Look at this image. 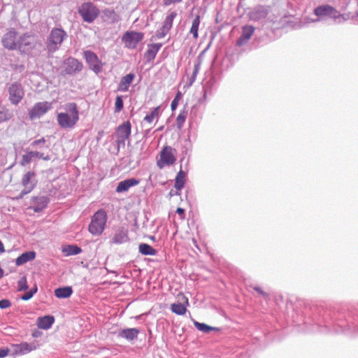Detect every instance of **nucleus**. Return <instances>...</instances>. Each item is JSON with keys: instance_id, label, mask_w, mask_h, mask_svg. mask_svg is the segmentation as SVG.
Here are the masks:
<instances>
[{"instance_id": "f257e3e1", "label": "nucleus", "mask_w": 358, "mask_h": 358, "mask_svg": "<svg viewBox=\"0 0 358 358\" xmlns=\"http://www.w3.org/2000/svg\"><path fill=\"white\" fill-rule=\"evenodd\" d=\"M331 310H324L322 320L324 325L314 324L313 331L321 333L334 331L343 333L348 336H358V314L345 319L343 313H335L332 315Z\"/></svg>"}, {"instance_id": "f03ea898", "label": "nucleus", "mask_w": 358, "mask_h": 358, "mask_svg": "<svg viewBox=\"0 0 358 358\" xmlns=\"http://www.w3.org/2000/svg\"><path fill=\"white\" fill-rule=\"evenodd\" d=\"M65 113L57 115L58 125L62 129H72L79 120V111L74 102L67 103L63 106Z\"/></svg>"}, {"instance_id": "7ed1b4c3", "label": "nucleus", "mask_w": 358, "mask_h": 358, "mask_svg": "<svg viewBox=\"0 0 358 358\" xmlns=\"http://www.w3.org/2000/svg\"><path fill=\"white\" fill-rule=\"evenodd\" d=\"M313 13L317 17V18H306V22H317L321 20H326L327 18H332L334 20L343 18V20H345V18H344L343 15L340 14L335 8L329 4H323L317 6L316 8H315Z\"/></svg>"}, {"instance_id": "20e7f679", "label": "nucleus", "mask_w": 358, "mask_h": 358, "mask_svg": "<svg viewBox=\"0 0 358 358\" xmlns=\"http://www.w3.org/2000/svg\"><path fill=\"white\" fill-rule=\"evenodd\" d=\"M107 215L104 210H97L92 217L88 230L94 236L101 235L105 229Z\"/></svg>"}, {"instance_id": "39448f33", "label": "nucleus", "mask_w": 358, "mask_h": 358, "mask_svg": "<svg viewBox=\"0 0 358 358\" xmlns=\"http://www.w3.org/2000/svg\"><path fill=\"white\" fill-rule=\"evenodd\" d=\"M66 37L67 34L64 30L61 28H53L47 40L48 52L53 53L57 50Z\"/></svg>"}, {"instance_id": "423d86ee", "label": "nucleus", "mask_w": 358, "mask_h": 358, "mask_svg": "<svg viewBox=\"0 0 358 358\" xmlns=\"http://www.w3.org/2000/svg\"><path fill=\"white\" fill-rule=\"evenodd\" d=\"M78 13L84 22L92 23L98 17L99 10L93 3L85 2L78 7Z\"/></svg>"}, {"instance_id": "0eeeda50", "label": "nucleus", "mask_w": 358, "mask_h": 358, "mask_svg": "<svg viewBox=\"0 0 358 358\" xmlns=\"http://www.w3.org/2000/svg\"><path fill=\"white\" fill-rule=\"evenodd\" d=\"M37 45V41L34 36L25 34L18 36L17 50L21 53L29 55Z\"/></svg>"}, {"instance_id": "6e6552de", "label": "nucleus", "mask_w": 358, "mask_h": 358, "mask_svg": "<svg viewBox=\"0 0 358 358\" xmlns=\"http://www.w3.org/2000/svg\"><path fill=\"white\" fill-rule=\"evenodd\" d=\"M83 57L89 68L96 74H99L103 70V64L99 59L96 53L92 50H85L83 52Z\"/></svg>"}, {"instance_id": "1a4fd4ad", "label": "nucleus", "mask_w": 358, "mask_h": 358, "mask_svg": "<svg viewBox=\"0 0 358 358\" xmlns=\"http://www.w3.org/2000/svg\"><path fill=\"white\" fill-rule=\"evenodd\" d=\"M143 34L136 31H127L122 37V42L128 48L134 49L143 38Z\"/></svg>"}, {"instance_id": "9d476101", "label": "nucleus", "mask_w": 358, "mask_h": 358, "mask_svg": "<svg viewBox=\"0 0 358 358\" xmlns=\"http://www.w3.org/2000/svg\"><path fill=\"white\" fill-rule=\"evenodd\" d=\"M52 108V103L48 101L38 102L34 105L29 112L31 120L39 118L45 114Z\"/></svg>"}, {"instance_id": "9b49d317", "label": "nucleus", "mask_w": 358, "mask_h": 358, "mask_svg": "<svg viewBox=\"0 0 358 358\" xmlns=\"http://www.w3.org/2000/svg\"><path fill=\"white\" fill-rule=\"evenodd\" d=\"M131 132V125L129 121H126L118 126L116 131L117 145H124L125 141L127 140Z\"/></svg>"}, {"instance_id": "f8f14e48", "label": "nucleus", "mask_w": 358, "mask_h": 358, "mask_svg": "<svg viewBox=\"0 0 358 358\" xmlns=\"http://www.w3.org/2000/svg\"><path fill=\"white\" fill-rule=\"evenodd\" d=\"M18 36V33L16 31L13 29L8 31L2 37V45L9 50H17Z\"/></svg>"}, {"instance_id": "ddd939ff", "label": "nucleus", "mask_w": 358, "mask_h": 358, "mask_svg": "<svg viewBox=\"0 0 358 358\" xmlns=\"http://www.w3.org/2000/svg\"><path fill=\"white\" fill-rule=\"evenodd\" d=\"M36 349L34 343L22 342L11 345V356H20L27 355Z\"/></svg>"}, {"instance_id": "4468645a", "label": "nucleus", "mask_w": 358, "mask_h": 358, "mask_svg": "<svg viewBox=\"0 0 358 358\" xmlns=\"http://www.w3.org/2000/svg\"><path fill=\"white\" fill-rule=\"evenodd\" d=\"M63 66L65 74L73 75L81 71L83 65L78 59L70 57L64 62Z\"/></svg>"}, {"instance_id": "2eb2a0df", "label": "nucleus", "mask_w": 358, "mask_h": 358, "mask_svg": "<svg viewBox=\"0 0 358 358\" xmlns=\"http://www.w3.org/2000/svg\"><path fill=\"white\" fill-rule=\"evenodd\" d=\"M9 100L13 104L17 105L24 96V90L20 83H13L8 87Z\"/></svg>"}, {"instance_id": "dca6fc26", "label": "nucleus", "mask_w": 358, "mask_h": 358, "mask_svg": "<svg viewBox=\"0 0 358 358\" xmlns=\"http://www.w3.org/2000/svg\"><path fill=\"white\" fill-rule=\"evenodd\" d=\"M36 159H42L45 161H49L50 156L49 155H45L44 153L38 151H27V152L22 156L20 164L22 166H26Z\"/></svg>"}, {"instance_id": "f3484780", "label": "nucleus", "mask_w": 358, "mask_h": 358, "mask_svg": "<svg viewBox=\"0 0 358 358\" xmlns=\"http://www.w3.org/2000/svg\"><path fill=\"white\" fill-rule=\"evenodd\" d=\"M255 28L252 25H245L242 27V34L236 41L237 46H243L248 43L255 32Z\"/></svg>"}, {"instance_id": "a211bd4d", "label": "nucleus", "mask_w": 358, "mask_h": 358, "mask_svg": "<svg viewBox=\"0 0 358 358\" xmlns=\"http://www.w3.org/2000/svg\"><path fill=\"white\" fill-rule=\"evenodd\" d=\"M176 152L175 149H173L170 146H166L160 154L161 162L166 165H172L175 163L176 158L174 155Z\"/></svg>"}, {"instance_id": "6ab92c4d", "label": "nucleus", "mask_w": 358, "mask_h": 358, "mask_svg": "<svg viewBox=\"0 0 358 358\" xmlns=\"http://www.w3.org/2000/svg\"><path fill=\"white\" fill-rule=\"evenodd\" d=\"M38 180L34 171L27 172L22 178V185L24 188L33 190L36 186Z\"/></svg>"}, {"instance_id": "aec40b11", "label": "nucleus", "mask_w": 358, "mask_h": 358, "mask_svg": "<svg viewBox=\"0 0 358 358\" xmlns=\"http://www.w3.org/2000/svg\"><path fill=\"white\" fill-rule=\"evenodd\" d=\"M268 15V10L263 6L255 7L249 13L250 19L254 21H259L264 19Z\"/></svg>"}, {"instance_id": "412c9836", "label": "nucleus", "mask_w": 358, "mask_h": 358, "mask_svg": "<svg viewBox=\"0 0 358 358\" xmlns=\"http://www.w3.org/2000/svg\"><path fill=\"white\" fill-rule=\"evenodd\" d=\"M139 183V180L134 178H128V179H126V180H124L122 181H120L116 189H115V192L117 193H121V192H127L129 190V189L131 187H134V186H136Z\"/></svg>"}, {"instance_id": "4be33fe9", "label": "nucleus", "mask_w": 358, "mask_h": 358, "mask_svg": "<svg viewBox=\"0 0 358 358\" xmlns=\"http://www.w3.org/2000/svg\"><path fill=\"white\" fill-rule=\"evenodd\" d=\"M139 332L140 331L137 328H127L121 329L117 336L120 338H125L128 341H131L138 338Z\"/></svg>"}, {"instance_id": "5701e85b", "label": "nucleus", "mask_w": 358, "mask_h": 358, "mask_svg": "<svg viewBox=\"0 0 358 358\" xmlns=\"http://www.w3.org/2000/svg\"><path fill=\"white\" fill-rule=\"evenodd\" d=\"M134 78L135 75L132 73L123 76L118 84L117 90L123 92H127Z\"/></svg>"}, {"instance_id": "b1692460", "label": "nucleus", "mask_w": 358, "mask_h": 358, "mask_svg": "<svg viewBox=\"0 0 358 358\" xmlns=\"http://www.w3.org/2000/svg\"><path fill=\"white\" fill-rule=\"evenodd\" d=\"M162 46V44L160 43L149 44L148 49L146 50L144 55L146 60L148 62L152 61L155 58Z\"/></svg>"}, {"instance_id": "393cba45", "label": "nucleus", "mask_w": 358, "mask_h": 358, "mask_svg": "<svg viewBox=\"0 0 358 358\" xmlns=\"http://www.w3.org/2000/svg\"><path fill=\"white\" fill-rule=\"evenodd\" d=\"M55 322V318L51 315L40 317L37 320V326L41 329H48Z\"/></svg>"}, {"instance_id": "a878e982", "label": "nucleus", "mask_w": 358, "mask_h": 358, "mask_svg": "<svg viewBox=\"0 0 358 358\" xmlns=\"http://www.w3.org/2000/svg\"><path fill=\"white\" fill-rule=\"evenodd\" d=\"M36 257V252L34 251H28L20 255L15 259V264L17 266H21L31 260H33Z\"/></svg>"}, {"instance_id": "bb28decb", "label": "nucleus", "mask_w": 358, "mask_h": 358, "mask_svg": "<svg viewBox=\"0 0 358 358\" xmlns=\"http://www.w3.org/2000/svg\"><path fill=\"white\" fill-rule=\"evenodd\" d=\"M129 241L128 231L123 228L119 229L113 238V242L117 244H122Z\"/></svg>"}, {"instance_id": "cd10ccee", "label": "nucleus", "mask_w": 358, "mask_h": 358, "mask_svg": "<svg viewBox=\"0 0 358 358\" xmlns=\"http://www.w3.org/2000/svg\"><path fill=\"white\" fill-rule=\"evenodd\" d=\"M49 199L45 196H39L34 199L35 206H34V212L39 213L43 210L48 205Z\"/></svg>"}, {"instance_id": "c85d7f7f", "label": "nucleus", "mask_w": 358, "mask_h": 358, "mask_svg": "<svg viewBox=\"0 0 358 358\" xmlns=\"http://www.w3.org/2000/svg\"><path fill=\"white\" fill-rule=\"evenodd\" d=\"M73 293L71 287H62L55 289V295L59 299H66L69 297Z\"/></svg>"}, {"instance_id": "c756f323", "label": "nucleus", "mask_w": 358, "mask_h": 358, "mask_svg": "<svg viewBox=\"0 0 358 358\" xmlns=\"http://www.w3.org/2000/svg\"><path fill=\"white\" fill-rule=\"evenodd\" d=\"M186 173L180 170L176 175L174 187L178 191H180L185 186V178Z\"/></svg>"}, {"instance_id": "7c9ffc66", "label": "nucleus", "mask_w": 358, "mask_h": 358, "mask_svg": "<svg viewBox=\"0 0 358 358\" xmlns=\"http://www.w3.org/2000/svg\"><path fill=\"white\" fill-rule=\"evenodd\" d=\"M215 83V80L214 78H211L209 80H208L203 87V98L200 99V102L202 101V99L206 100L208 94H212V90Z\"/></svg>"}, {"instance_id": "2f4dec72", "label": "nucleus", "mask_w": 358, "mask_h": 358, "mask_svg": "<svg viewBox=\"0 0 358 358\" xmlns=\"http://www.w3.org/2000/svg\"><path fill=\"white\" fill-rule=\"evenodd\" d=\"M139 252L143 255H155L157 250L147 243H141L138 247Z\"/></svg>"}, {"instance_id": "473e14b6", "label": "nucleus", "mask_w": 358, "mask_h": 358, "mask_svg": "<svg viewBox=\"0 0 358 358\" xmlns=\"http://www.w3.org/2000/svg\"><path fill=\"white\" fill-rule=\"evenodd\" d=\"M193 324L194 327L200 331L204 332V333H209L210 331L213 330H218L216 327H213L209 325H207L205 323H201L199 322L194 319H192Z\"/></svg>"}, {"instance_id": "72a5a7b5", "label": "nucleus", "mask_w": 358, "mask_h": 358, "mask_svg": "<svg viewBox=\"0 0 358 358\" xmlns=\"http://www.w3.org/2000/svg\"><path fill=\"white\" fill-rule=\"evenodd\" d=\"M176 16L177 13L176 11H172L166 17V19L162 26L164 30L170 31L173 26V22Z\"/></svg>"}, {"instance_id": "f704fd0d", "label": "nucleus", "mask_w": 358, "mask_h": 358, "mask_svg": "<svg viewBox=\"0 0 358 358\" xmlns=\"http://www.w3.org/2000/svg\"><path fill=\"white\" fill-rule=\"evenodd\" d=\"M200 24V16L196 15L192 21V27L189 30V33L193 35L194 38L196 39L199 36L198 30Z\"/></svg>"}, {"instance_id": "c9c22d12", "label": "nucleus", "mask_w": 358, "mask_h": 358, "mask_svg": "<svg viewBox=\"0 0 358 358\" xmlns=\"http://www.w3.org/2000/svg\"><path fill=\"white\" fill-rule=\"evenodd\" d=\"M67 256L76 255L82 252V249L76 245H69L63 249Z\"/></svg>"}, {"instance_id": "e433bc0d", "label": "nucleus", "mask_w": 358, "mask_h": 358, "mask_svg": "<svg viewBox=\"0 0 358 358\" xmlns=\"http://www.w3.org/2000/svg\"><path fill=\"white\" fill-rule=\"evenodd\" d=\"M187 116V110H185V108L182 110H181L180 112L179 115H178V117L176 118V125L179 129H180L183 127V124L185 122Z\"/></svg>"}, {"instance_id": "4c0bfd02", "label": "nucleus", "mask_w": 358, "mask_h": 358, "mask_svg": "<svg viewBox=\"0 0 358 358\" xmlns=\"http://www.w3.org/2000/svg\"><path fill=\"white\" fill-rule=\"evenodd\" d=\"M171 309L173 313L178 315H183L187 311L186 307L182 303H173Z\"/></svg>"}, {"instance_id": "58836bf2", "label": "nucleus", "mask_w": 358, "mask_h": 358, "mask_svg": "<svg viewBox=\"0 0 358 358\" xmlns=\"http://www.w3.org/2000/svg\"><path fill=\"white\" fill-rule=\"evenodd\" d=\"M12 114L4 106H0V123L10 120Z\"/></svg>"}, {"instance_id": "ea45409f", "label": "nucleus", "mask_w": 358, "mask_h": 358, "mask_svg": "<svg viewBox=\"0 0 358 358\" xmlns=\"http://www.w3.org/2000/svg\"><path fill=\"white\" fill-rule=\"evenodd\" d=\"M159 106L154 108L150 114L145 115V117H144V121L148 123H152L154 119L159 115Z\"/></svg>"}, {"instance_id": "a19ab883", "label": "nucleus", "mask_w": 358, "mask_h": 358, "mask_svg": "<svg viewBox=\"0 0 358 358\" xmlns=\"http://www.w3.org/2000/svg\"><path fill=\"white\" fill-rule=\"evenodd\" d=\"M200 66H201L200 62H197L196 64H194V71H193L192 74L189 78V85H190L194 83L196 76L200 70Z\"/></svg>"}, {"instance_id": "79ce46f5", "label": "nucleus", "mask_w": 358, "mask_h": 358, "mask_svg": "<svg viewBox=\"0 0 358 358\" xmlns=\"http://www.w3.org/2000/svg\"><path fill=\"white\" fill-rule=\"evenodd\" d=\"M28 285L27 282V278L25 276L22 277L17 281V291H25L28 289Z\"/></svg>"}, {"instance_id": "37998d69", "label": "nucleus", "mask_w": 358, "mask_h": 358, "mask_svg": "<svg viewBox=\"0 0 358 358\" xmlns=\"http://www.w3.org/2000/svg\"><path fill=\"white\" fill-rule=\"evenodd\" d=\"M124 107V103L122 96H117L115 103V113L120 112Z\"/></svg>"}, {"instance_id": "c03bdc74", "label": "nucleus", "mask_w": 358, "mask_h": 358, "mask_svg": "<svg viewBox=\"0 0 358 358\" xmlns=\"http://www.w3.org/2000/svg\"><path fill=\"white\" fill-rule=\"evenodd\" d=\"M37 290V286L35 285L34 287L31 288L29 292H26L25 294L21 296V299L23 301L29 300L31 298H32L34 294L36 293Z\"/></svg>"}, {"instance_id": "a18cd8bd", "label": "nucleus", "mask_w": 358, "mask_h": 358, "mask_svg": "<svg viewBox=\"0 0 358 358\" xmlns=\"http://www.w3.org/2000/svg\"><path fill=\"white\" fill-rule=\"evenodd\" d=\"M181 96H182L181 92H178V93L175 96V97L173 99L171 104V108L173 111L177 108L178 102H179L180 99H181Z\"/></svg>"}, {"instance_id": "49530a36", "label": "nucleus", "mask_w": 358, "mask_h": 358, "mask_svg": "<svg viewBox=\"0 0 358 358\" xmlns=\"http://www.w3.org/2000/svg\"><path fill=\"white\" fill-rule=\"evenodd\" d=\"M45 138H41L38 140H35L34 141H32L30 144V146L31 147V148H41L42 145L44 144L45 143Z\"/></svg>"}, {"instance_id": "de8ad7c7", "label": "nucleus", "mask_w": 358, "mask_h": 358, "mask_svg": "<svg viewBox=\"0 0 358 358\" xmlns=\"http://www.w3.org/2000/svg\"><path fill=\"white\" fill-rule=\"evenodd\" d=\"M169 30H164V27H162L159 30L156 31L155 36L157 39L164 38L169 32Z\"/></svg>"}, {"instance_id": "09e8293b", "label": "nucleus", "mask_w": 358, "mask_h": 358, "mask_svg": "<svg viewBox=\"0 0 358 358\" xmlns=\"http://www.w3.org/2000/svg\"><path fill=\"white\" fill-rule=\"evenodd\" d=\"M11 306V303L8 299L0 300V308L5 309Z\"/></svg>"}, {"instance_id": "8fccbe9b", "label": "nucleus", "mask_w": 358, "mask_h": 358, "mask_svg": "<svg viewBox=\"0 0 358 358\" xmlns=\"http://www.w3.org/2000/svg\"><path fill=\"white\" fill-rule=\"evenodd\" d=\"M9 352L11 353V350H9L8 348H3L0 349V358H4L6 357Z\"/></svg>"}, {"instance_id": "3c124183", "label": "nucleus", "mask_w": 358, "mask_h": 358, "mask_svg": "<svg viewBox=\"0 0 358 358\" xmlns=\"http://www.w3.org/2000/svg\"><path fill=\"white\" fill-rule=\"evenodd\" d=\"M31 192V190H29V189L27 188H24V189L22 190L20 194L17 196V199H22L26 194H29Z\"/></svg>"}, {"instance_id": "603ef678", "label": "nucleus", "mask_w": 358, "mask_h": 358, "mask_svg": "<svg viewBox=\"0 0 358 358\" xmlns=\"http://www.w3.org/2000/svg\"><path fill=\"white\" fill-rule=\"evenodd\" d=\"M254 289L257 291L258 293H259L264 298L268 297V294L265 292L261 287L256 286L254 287Z\"/></svg>"}, {"instance_id": "864d4df0", "label": "nucleus", "mask_w": 358, "mask_h": 358, "mask_svg": "<svg viewBox=\"0 0 358 358\" xmlns=\"http://www.w3.org/2000/svg\"><path fill=\"white\" fill-rule=\"evenodd\" d=\"M182 0H164V3L169 6L173 3H180Z\"/></svg>"}, {"instance_id": "5fc2aeb1", "label": "nucleus", "mask_w": 358, "mask_h": 358, "mask_svg": "<svg viewBox=\"0 0 358 358\" xmlns=\"http://www.w3.org/2000/svg\"><path fill=\"white\" fill-rule=\"evenodd\" d=\"M176 213L181 216L185 215V210L182 208H178L176 210Z\"/></svg>"}, {"instance_id": "6e6d98bb", "label": "nucleus", "mask_w": 358, "mask_h": 358, "mask_svg": "<svg viewBox=\"0 0 358 358\" xmlns=\"http://www.w3.org/2000/svg\"><path fill=\"white\" fill-rule=\"evenodd\" d=\"M0 252L1 253L5 252L3 244V243H2V241L1 240H0Z\"/></svg>"}, {"instance_id": "4d7b16f0", "label": "nucleus", "mask_w": 358, "mask_h": 358, "mask_svg": "<svg viewBox=\"0 0 358 358\" xmlns=\"http://www.w3.org/2000/svg\"><path fill=\"white\" fill-rule=\"evenodd\" d=\"M3 269L0 267V279L3 277Z\"/></svg>"}, {"instance_id": "13d9d810", "label": "nucleus", "mask_w": 358, "mask_h": 358, "mask_svg": "<svg viewBox=\"0 0 358 358\" xmlns=\"http://www.w3.org/2000/svg\"><path fill=\"white\" fill-rule=\"evenodd\" d=\"M163 128H164V127H163V126H162V127H159V128L157 129V131H162V130L163 129Z\"/></svg>"}, {"instance_id": "bf43d9fd", "label": "nucleus", "mask_w": 358, "mask_h": 358, "mask_svg": "<svg viewBox=\"0 0 358 358\" xmlns=\"http://www.w3.org/2000/svg\"><path fill=\"white\" fill-rule=\"evenodd\" d=\"M150 239L152 240V241H155V237L152 236L150 237Z\"/></svg>"}, {"instance_id": "052dcab7", "label": "nucleus", "mask_w": 358, "mask_h": 358, "mask_svg": "<svg viewBox=\"0 0 358 358\" xmlns=\"http://www.w3.org/2000/svg\"><path fill=\"white\" fill-rule=\"evenodd\" d=\"M158 166H159V167H162V166H161V165H160V162H158Z\"/></svg>"}, {"instance_id": "680f3d73", "label": "nucleus", "mask_w": 358, "mask_h": 358, "mask_svg": "<svg viewBox=\"0 0 358 358\" xmlns=\"http://www.w3.org/2000/svg\"><path fill=\"white\" fill-rule=\"evenodd\" d=\"M357 15L358 16V10L357 11Z\"/></svg>"}]
</instances>
